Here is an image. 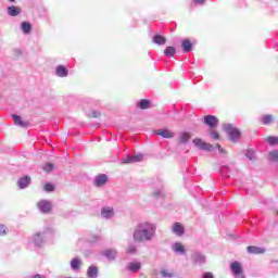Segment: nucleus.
Segmentation results:
<instances>
[{
	"instance_id": "f257e3e1",
	"label": "nucleus",
	"mask_w": 278,
	"mask_h": 278,
	"mask_svg": "<svg viewBox=\"0 0 278 278\" xmlns=\"http://www.w3.org/2000/svg\"><path fill=\"white\" fill-rule=\"evenodd\" d=\"M157 233V225L151 222L139 223L132 232V240L137 244H144V242H153Z\"/></svg>"
},
{
	"instance_id": "f03ea898",
	"label": "nucleus",
	"mask_w": 278,
	"mask_h": 278,
	"mask_svg": "<svg viewBox=\"0 0 278 278\" xmlns=\"http://www.w3.org/2000/svg\"><path fill=\"white\" fill-rule=\"evenodd\" d=\"M230 273L232 278H247V271H244V265L239 261L230 263Z\"/></svg>"
},
{
	"instance_id": "7ed1b4c3",
	"label": "nucleus",
	"mask_w": 278,
	"mask_h": 278,
	"mask_svg": "<svg viewBox=\"0 0 278 278\" xmlns=\"http://www.w3.org/2000/svg\"><path fill=\"white\" fill-rule=\"evenodd\" d=\"M224 130L226 131V134H227L229 140H231V142H238V140H240V130L238 128H236L233 125L225 124Z\"/></svg>"
},
{
	"instance_id": "20e7f679",
	"label": "nucleus",
	"mask_w": 278,
	"mask_h": 278,
	"mask_svg": "<svg viewBox=\"0 0 278 278\" xmlns=\"http://www.w3.org/2000/svg\"><path fill=\"white\" fill-rule=\"evenodd\" d=\"M141 268H142V262L138 260L130 261L126 265V270L128 273H131L132 275H136V273H138V270H140Z\"/></svg>"
},
{
	"instance_id": "39448f33",
	"label": "nucleus",
	"mask_w": 278,
	"mask_h": 278,
	"mask_svg": "<svg viewBox=\"0 0 278 278\" xmlns=\"http://www.w3.org/2000/svg\"><path fill=\"white\" fill-rule=\"evenodd\" d=\"M37 207L41 214H49L51 212L53 205L51 204V201L49 200H41L37 203Z\"/></svg>"
},
{
	"instance_id": "423d86ee",
	"label": "nucleus",
	"mask_w": 278,
	"mask_h": 278,
	"mask_svg": "<svg viewBox=\"0 0 278 278\" xmlns=\"http://www.w3.org/2000/svg\"><path fill=\"white\" fill-rule=\"evenodd\" d=\"M193 144L202 151H214V149H216L214 146L203 142L200 138L193 139Z\"/></svg>"
},
{
	"instance_id": "0eeeda50",
	"label": "nucleus",
	"mask_w": 278,
	"mask_h": 278,
	"mask_svg": "<svg viewBox=\"0 0 278 278\" xmlns=\"http://www.w3.org/2000/svg\"><path fill=\"white\" fill-rule=\"evenodd\" d=\"M193 144L202 151H214V149H216L214 146L203 142L200 138L193 139Z\"/></svg>"
},
{
	"instance_id": "6e6552de",
	"label": "nucleus",
	"mask_w": 278,
	"mask_h": 278,
	"mask_svg": "<svg viewBox=\"0 0 278 278\" xmlns=\"http://www.w3.org/2000/svg\"><path fill=\"white\" fill-rule=\"evenodd\" d=\"M170 250L175 255H186V245L181 242H174L170 245Z\"/></svg>"
},
{
	"instance_id": "1a4fd4ad",
	"label": "nucleus",
	"mask_w": 278,
	"mask_h": 278,
	"mask_svg": "<svg viewBox=\"0 0 278 278\" xmlns=\"http://www.w3.org/2000/svg\"><path fill=\"white\" fill-rule=\"evenodd\" d=\"M144 160V155L139 153L135 155H127L123 160V164H136V162H142Z\"/></svg>"
},
{
	"instance_id": "9d476101",
	"label": "nucleus",
	"mask_w": 278,
	"mask_h": 278,
	"mask_svg": "<svg viewBox=\"0 0 278 278\" xmlns=\"http://www.w3.org/2000/svg\"><path fill=\"white\" fill-rule=\"evenodd\" d=\"M45 232H37L36 235L33 236L30 242L35 244V247H42L45 244Z\"/></svg>"
},
{
	"instance_id": "9b49d317",
	"label": "nucleus",
	"mask_w": 278,
	"mask_h": 278,
	"mask_svg": "<svg viewBox=\"0 0 278 278\" xmlns=\"http://www.w3.org/2000/svg\"><path fill=\"white\" fill-rule=\"evenodd\" d=\"M118 257V251L114 248H106L105 250V260L108 262H116V258Z\"/></svg>"
},
{
	"instance_id": "f8f14e48",
	"label": "nucleus",
	"mask_w": 278,
	"mask_h": 278,
	"mask_svg": "<svg viewBox=\"0 0 278 278\" xmlns=\"http://www.w3.org/2000/svg\"><path fill=\"white\" fill-rule=\"evenodd\" d=\"M204 125H207L208 127H211V129H214V127H218V117L214 115L204 116Z\"/></svg>"
},
{
	"instance_id": "ddd939ff",
	"label": "nucleus",
	"mask_w": 278,
	"mask_h": 278,
	"mask_svg": "<svg viewBox=\"0 0 278 278\" xmlns=\"http://www.w3.org/2000/svg\"><path fill=\"white\" fill-rule=\"evenodd\" d=\"M172 233H174L175 236H178V238H181V236L186 233V229L184 228V225L179 223H174L172 226Z\"/></svg>"
},
{
	"instance_id": "4468645a",
	"label": "nucleus",
	"mask_w": 278,
	"mask_h": 278,
	"mask_svg": "<svg viewBox=\"0 0 278 278\" xmlns=\"http://www.w3.org/2000/svg\"><path fill=\"white\" fill-rule=\"evenodd\" d=\"M31 182V178L29 176L22 177L17 180V186L21 190H25L27 186Z\"/></svg>"
},
{
	"instance_id": "2eb2a0df",
	"label": "nucleus",
	"mask_w": 278,
	"mask_h": 278,
	"mask_svg": "<svg viewBox=\"0 0 278 278\" xmlns=\"http://www.w3.org/2000/svg\"><path fill=\"white\" fill-rule=\"evenodd\" d=\"M248 253L253 255H262V253H266V249L264 248H257L255 245H249L247 248Z\"/></svg>"
},
{
	"instance_id": "dca6fc26",
	"label": "nucleus",
	"mask_w": 278,
	"mask_h": 278,
	"mask_svg": "<svg viewBox=\"0 0 278 278\" xmlns=\"http://www.w3.org/2000/svg\"><path fill=\"white\" fill-rule=\"evenodd\" d=\"M93 186H96V188H101L102 186H105V174H100L96 176L93 180Z\"/></svg>"
},
{
	"instance_id": "f3484780",
	"label": "nucleus",
	"mask_w": 278,
	"mask_h": 278,
	"mask_svg": "<svg viewBox=\"0 0 278 278\" xmlns=\"http://www.w3.org/2000/svg\"><path fill=\"white\" fill-rule=\"evenodd\" d=\"M55 75L58 77H68V68H66L64 65H59L55 70Z\"/></svg>"
},
{
	"instance_id": "a211bd4d",
	"label": "nucleus",
	"mask_w": 278,
	"mask_h": 278,
	"mask_svg": "<svg viewBox=\"0 0 278 278\" xmlns=\"http://www.w3.org/2000/svg\"><path fill=\"white\" fill-rule=\"evenodd\" d=\"M14 125H17V127H28L29 123L23 122V118L21 116L13 114L12 115Z\"/></svg>"
},
{
	"instance_id": "6ab92c4d",
	"label": "nucleus",
	"mask_w": 278,
	"mask_h": 278,
	"mask_svg": "<svg viewBox=\"0 0 278 278\" xmlns=\"http://www.w3.org/2000/svg\"><path fill=\"white\" fill-rule=\"evenodd\" d=\"M7 12H8L9 16H18V14H21L22 10H21V7L11 5V7H8Z\"/></svg>"
},
{
	"instance_id": "aec40b11",
	"label": "nucleus",
	"mask_w": 278,
	"mask_h": 278,
	"mask_svg": "<svg viewBox=\"0 0 278 278\" xmlns=\"http://www.w3.org/2000/svg\"><path fill=\"white\" fill-rule=\"evenodd\" d=\"M87 277H88V278H97V277H99V269L97 268V266L91 265V266L87 269Z\"/></svg>"
},
{
	"instance_id": "412c9836",
	"label": "nucleus",
	"mask_w": 278,
	"mask_h": 278,
	"mask_svg": "<svg viewBox=\"0 0 278 278\" xmlns=\"http://www.w3.org/2000/svg\"><path fill=\"white\" fill-rule=\"evenodd\" d=\"M116 216V211L112 206L105 207V220H112Z\"/></svg>"
},
{
	"instance_id": "4be33fe9",
	"label": "nucleus",
	"mask_w": 278,
	"mask_h": 278,
	"mask_svg": "<svg viewBox=\"0 0 278 278\" xmlns=\"http://www.w3.org/2000/svg\"><path fill=\"white\" fill-rule=\"evenodd\" d=\"M154 134H156V136H161V138H173L175 135L168 130V129H164V130H155Z\"/></svg>"
},
{
	"instance_id": "5701e85b",
	"label": "nucleus",
	"mask_w": 278,
	"mask_h": 278,
	"mask_svg": "<svg viewBox=\"0 0 278 278\" xmlns=\"http://www.w3.org/2000/svg\"><path fill=\"white\" fill-rule=\"evenodd\" d=\"M181 48L184 53H190V51H192V42H190V39L182 40Z\"/></svg>"
},
{
	"instance_id": "b1692460",
	"label": "nucleus",
	"mask_w": 278,
	"mask_h": 278,
	"mask_svg": "<svg viewBox=\"0 0 278 278\" xmlns=\"http://www.w3.org/2000/svg\"><path fill=\"white\" fill-rule=\"evenodd\" d=\"M152 42H154V45H166V37L162 36V35H154L152 38Z\"/></svg>"
},
{
	"instance_id": "393cba45",
	"label": "nucleus",
	"mask_w": 278,
	"mask_h": 278,
	"mask_svg": "<svg viewBox=\"0 0 278 278\" xmlns=\"http://www.w3.org/2000/svg\"><path fill=\"white\" fill-rule=\"evenodd\" d=\"M192 260L194 264H205V255L197 252L193 254Z\"/></svg>"
},
{
	"instance_id": "a878e982",
	"label": "nucleus",
	"mask_w": 278,
	"mask_h": 278,
	"mask_svg": "<svg viewBox=\"0 0 278 278\" xmlns=\"http://www.w3.org/2000/svg\"><path fill=\"white\" fill-rule=\"evenodd\" d=\"M273 121H275V116H273L270 114L263 115L261 117L262 125H273Z\"/></svg>"
},
{
	"instance_id": "bb28decb",
	"label": "nucleus",
	"mask_w": 278,
	"mask_h": 278,
	"mask_svg": "<svg viewBox=\"0 0 278 278\" xmlns=\"http://www.w3.org/2000/svg\"><path fill=\"white\" fill-rule=\"evenodd\" d=\"M136 253H138V247H136L134 243L128 244L126 248V254L136 255Z\"/></svg>"
},
{
	"instance_id": "cd10ccee",
	"label": "nucleus",
	"mask_w": 278,
	"mask_h": 278,
	"mask_svg": "<svg viewBox=\"0 0 278 278\" xmlns=\"http://www.w3.org/2000/svg\"><path fill=\"white\" fill-rule=\"evenodd\" d=\"M81 266V261L79 258H73L71 262V268L72 270H79Z\"/></svg>"
},
{
	"instance_id": "c85d7f7f",
	"label": "nucleus",
	"mask_w": 278,
	"mask_h": 278,
	"mask_svg": "<svg viewBox=\"0 0 278 278\" xmlns=\"http://www.w3.org/2000/svg\"><path fill=\"white\" fill-rule=\"evenodd\" d=\"M190 138H192V135H190V132H181L179 136V142H181L182 144H186V142H188Z\"/></svg>"
},
{
	"instance_id": "c756f323",
	"label": "nucleus",
	"mask_w": 278,
	"mask_h": 278,
	"mask_svg": "<svg viewBox=\"0 0 278 278\" xmlns=\"http://www.w3.org/2000/svg\"><path fill=\"white\" fill-rule=\"evenodd\" d=\"M265 142H268V144H270V147H277L278 144V137H274V136H269L264 138Z\"/></svg>"
},
{
	"instance_id": "7c9ffc66",
	"label": "nucleus",
	"mask_w": 278,
	"mask_h": 278,
	"mask_svg": "<svg viewBox=\"0 0 278 278\" xmlns=\"http://www.w3.org/2000/svg\"><path fill=\"white\" fill-rule=\"evenodd\" d=\"M21 29L23 34H29L31 31V24H29L28 22H23L21 24Z\"/></svg>"
},
{
	"instance_id": "2f4dec72",
	"label": "nucleus",
	"mask_w": 278,
	"mask_h": 278,
	"mask_svg": "<svg viewBox=\"0 0 278 278\" xmlns=\"http://www.w3.org/2000/svg\"><path fill=\"white\" fill-rule=\"evenodd\" d=\"M175 53H177V50L175 49V47H167L164 50V54L167 55L168 58H173Z\"/></svg>"
},
{
	"instance_id": "473e14b6",
	"label": "nucleus",
	"mask_w": 278,
	"mask_h": 278,
	"mask_svg": "<svg viewBox=\"0 0 278 278\" xmlns=\"http://www.w3.org/2000/svg\"><path fill=\"white\" fill-rule=\"evenodd\" d=\"M151 102H149V100H141L138 102V108H140V110H149V105Z\"/></svg>"
},
{
	"instance_id": "72a5a7b5",
	"label": "nucleus",
	"mask_w": 278,
	"mask_h": 278,
	"mask_svg": "<svg viewBox=\"0 0 278 278\" xmlns=\"http://www.w3.org/2000/svg\"><path fill=\"white\" fill-rule=\"evenodd\" d=\"M53 168H55L53 163H46L42 167V170H45V173H51Z\"/></svg>"
},
{
	"instance_id": "f704fd0d",
	"label": "nucleus",
	"mask_w": 278,
	"mask_h": 278,
	"mask_svg": "<svg viewBox=\"0 0 278 278\" xmlns=\"http://www.w3.org/2000/svg\"><path fill=\"white\" fill-rule=\"evenodd\" d=\"M270 162H278V151L273 150L268 153Z\"/></svg>"
},
{
	"instance_id": "c9c22d12",
	"label": "nucleus",
	"mask_w": 278,
	"mask_h": 278,
	"mask_svg": "<svg viewBox=\"0 0 278 278\" xmlns=\"http://www.w3.org/2000/svg\"><path fill=\"white\" fill-rule=\"evenodd\" d=\"M43 190L46 192H53V190H55V186H53V184L48 182L45 185Z\"/></svg>"
},
{
	"instance_id": "e433bc0d",
	"label": "nucleus",
	"mask_w": 278,
	"mask_h": 278,
	"mask_svg": "<svg viewBox=\"0 0 278 278\" xmlns=\"http://www.w3.org/2000/svg\"><path fill=\"white\" fill-rule=\"evenodd\" d=\"M208 132L211 134V138H213V140H220V135H218V132L214 130H210Z\"/></svg>"
},
{
	"instance_id": "4c0bfd02",
	"label": "nucleus",
	"mask_w": 278,
	"mask_h": 278,
	"mask_svg": "<svg viewBox=\"0 0 278 278\" xmlns=\"http://www.w3.org/2000/svg\"><path fill=\"white\" fill-rule=\"evenodd\" d=\"M161 277H173V274H170V273H168V270H166V269H163V270H161Z\"/></svg>"
},
{
	"instance_id": "58836bf2",
	"label": "nucleus",
	"mask_w": 278,
	"mask_h": 278,
	"mask_svg": "<svg viewBox=\"0 0 278 278\" xmlns=\"http://www.w3.org/2000/svg\"><path fill=\"white\" fill-rule=\"evenodd\" d=\"M89 116H91L92 118H99V116H101V113L99 111H92Z\"/></svg>"
},
{
	"instance_id": "ea45409f",
	"label": "nucleus",
	"mask_w": 278,
	"mask_h": 278,
	"mask_svg": "<svg viewBox=\"0 0 278 278\" xmlns=\"http://www.w3.org/2000/svg\"><path fill=\"white\" fill-rule=\"evenodd\" d=\"M202 278H214V274L210 273V271H205L203 275H202Z\"/></svg>"
},
{
	"instance_id": "a19ab883",
	"label": "nucleus",
	"mask_w": 278,
	"mask_h": 278,
	"mask_svg": "<svg viewBox=\"0 0 278 278\" xmlns=\"http://www.w3.org/2000/svg\"><path fill=\"white\" fill-rule=\"evenodd\" d=\"M0 236H5V225L0 224Z\"/></svg>"
},
{
	"instance_id": "79ce46f5",
	"label": "nucleus",
	"mask_w": 278,
	"mask_h": 278,
	"mask_svg": "<svg viewBox=\"0 0 278 278\" xmlns=\"http://www.w3.org/2000/svg\"><path fill=\"white\" fill-rule=\"evenodd\" d=\"M193 3H197L198 5H203L205 3V0H193Z\"/></svg>"
},
{
	"instance_id": "37998d69",
	"label": "nucleus",
	"mask_w": 278,
	"mask_h": 278,
	"mask_svg": "<svg viewBox=\"0 0 278 278\" xmlns=\"http://www.w3.org/2000/svg\"><path fill=\"white\" fill-rule=\"evenodd\" d=\"M152 194H153V197H160L162 194V190L157 189Z\"/></svg>"
},
{
	"instance_id": "c03bdc74",
	"label": "nucleus",
	"mask_w": 278,
	"mask_h": 278,
	"mask_svg": "<svg viewBox=\"0 0 278 278\" xmlns=\"http://www.w3.org/2000/svg\"><path fill=\"white\" fill-rule=\"evenodd\" d=\"M216 149H218L219 153H225V149L220 147V144H216Z\"/></svg>"
},
{
	"instance_id": "a18cd8bd",
	"label": "nucleus",
	"mask_w": 278,
	"mask_h": 278,
	"mask_svg": "<svg viewBox=\"0 0 278 278\" xmlns=\"http://www.w3.org/2000/svg\"><path fill=\"white\" fill-rule=\"evenodd\" d=\"M97 240H101V236L99 235L93 236L92 242H97Z\"/></svg>"
},
{
	"instance_id": "49530a36",
	"label": "nucleus",
	"mask_w": 278,
	"mask_h": 278,
	"mask_svg": "<svg viewBox=\"0 0 278 278\" xmlns=\"http://www.w3.org/2000/svg\"><path fill=\"white\" fill-rule=\"evenodd\" d=\"M101 216H102L103 218H105V207H102V210H101Z\"/></svg>"
},
{
	"instance_id": "de8ad7c7",
	"label": "nucleus",
	"mask_w": 278,
	"mask_h": 278,
	"mask_svg": "<svg viewBox=\"0 0 278 278\" xmlns=\"http://www.w3.org/2000/svg\"><path fill=\"white\" fill-rule=\"evenodd\" d=\"M245 156L249 159V160H253V155L251 153H247Z\"/></svg>"
},
{
	"instance_id": "09e8293b",
	"label": "nucleus",
	"mask_w": 278,
	"mask_h": 278,
	"mask_svg": "<svg viewBox=\"0 0 278 278\" xmlns=\"http://www.w3.org/2000/svg\"><path fill=\"white\" fill-rule=\"evenodd\" d=\"M31 278H46V277L42 276V275H35V276H33Z\"/></svg>"
},
{
	"instance_id": "8fccbe9b",
	"label": "nucleus",
	"mask_w": 278,
	"mask_h": 278,
	"mask_svg": "<svg viewBox=\"0 0 278 278\" xmlns=\"http://www.w3.org/2000/svg\"><path fill=\"white\" fill-rule=\"evenodd\" d=\"M10 3H14V1H16V0H8Z\"/></svg>"
},
{
	"instance_id": "3c124183",
	"label": "nucleus",
	"mask_w": 278,
	"mask_h": 278,
	"mask_svg": "<svg viewBox=\"0 0 278 278\" xmlns=\"http://www.w3.org/2000/svg\"><path fill=\"white\" fill-rule=\"evenodd\" d=\"M277 216H278V211H277Z\"/></svg>"
}]
</instances>
